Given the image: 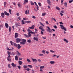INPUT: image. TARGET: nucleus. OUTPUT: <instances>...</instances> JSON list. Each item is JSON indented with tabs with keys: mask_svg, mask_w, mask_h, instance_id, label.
Wrapping results in <instances>:
<instances>
[{
	"mask_svg": "<svg viewBox=\"0 0 73 73\" xmlns=\"http://www.w3.org/2000/svg\"><path fill=\"white\" fill-rule=\"evenodd\" d=\"M24 35L25 37H27V38L31 37L32 36V35L31 34V32L28 33V35L25 34Z\"/></svg>",
	"mask_w": 73,
	"mask_h": 73,
	"instance_id": "f257e3e1",
	"label": "nucleus"
},
{
	"mask_svg": "<svg viewBox=\"0 0 73 73\" xmlns=\"http://www.w3.org/2000/svg\"><path fill=\"white\" fill-rule=\"evenodd\" d=\"M22 42H20V43L21 45H24V44H25V42H27V40L25 39H22Z\"/></svg>",
	"mask_w": 73,
	"mask_h": 73,
	"instance_id": "f03ea898",
	"label": "nucleus"
},
{
	"mask_svg": "<svg viewBox=\"0 0 73 73\" xmlns=\"http://www.w3.org/2000/svg\"><path fill=\"white\" fill-rule=\"evenodd\" d=\"M60 27H60V28L62 29H63L65 31H66V29L65 28V27H64V25H60Z\"/></svg>",
	"mask_w": 73,
	"mask_h": 73,
	"instance_id": "7ed1b4c3",
	"label": "nucleus"
},
{
	"mask_svg": "<svg viewBox=\"0 0 73 73\" xmlns=\"http://www.w3.org/2000/svg\"><path fill=\"white\" fill-rule=\"evenodd\" d=\"M22 40V39L21 38H17L16 39V42L17 43H19V42H20Z\"/></svg>",
	"mask_w": 73,
	"mask_h": 73,
	"instance_id": "20e7f679",
	"label": "nucleus"
},
{
	"mask_svg": "<svg viewBox=\"0 0 73 73\" xmlns=\"http://www.w3.org/2000/svg\"><path fill=\"white\" fill-rule=\"evenodd\" d=\"M47 28L48 29L47 30V31H48V32L49 33H51V32H52V29H50V28L49 27H47Z\"/></svg>",
	"mask_w": 73,
	"mask_h": 73,
	"instance_id": "39448f33",
	"label": "nucleus"
},
{
	"mask_svg": "<svg viewBox=\"0 0 73 73\" xmlns=\"http://www.w3.org/2000/svg\"><path fill=\"white\" fill-rule=\"evenodd\" d=\"M39 28L42 31H45V30L43 29V27L42 26H40L39 27Z\"/></svg>",
	"mask_w": 73,
	"mask_h": 73,
	"instance_id": "423d86ee",
	"label": "nucleus"
},
{
	"mask_svg": "<svg viewBox=\"0 0 73 73\" xmlns=\"http://www.w3.org/2000/svg\"><path fill=\"white\" fill-rule=\"evenodd\" d=\"M10 58H11V56L9 55L7 58V60L9 61H11V59H10Z\"/></svg>",
	"mask_w": 73,
	"mask_h": 73,
	"instance_id": "0eeeda50",
	"label": "nucleus"
},
{
	"mask_svg": "<svg viewBox=\"0 0 73 73\" xmlns=\"http://www.w3.org/2000/svg\"><path fill=\"white\" fill-rule=\"evenodd\" d=\"M25 13L26 15L29 14V10H28L27 11L26 10L25 12Z\"/></svg>",
	"mask_w": 73,
	"mask_h": 73,
	"instance_id": "6e6552de",
	"label": "nucleus"
},
{
	"mask_svg": "<svg viewBox=\"0 0 73 73\" xmlns=\"http://www.w3.org/2000/svg\"><path fill=\"white\" fill-rule=\"evenodd\" d=\"M19 36V34L17 33H15V38H16L18 37V36Z\"/></svg>",
	"mask_w": 73,
	"mask_h": 73,
	"instance_id": "1a4fd4ad",
	"label": "nucleus"
},
{
	"mask_svg": "<svg viewBox=\"0 0 73 73\" xmlns=\"http://www.w3.org/2000/svg\"><path fill=\"white\" fill-rule=\"evenodd\" d=\"M5 15L6 16H9V13H7V12L6 11H5L4 12Z\"/></svg>",
	"mask_w": 73,
	"mask_h": 73,
	"instance_id": "9d476101",
	"label": "nucleus"
},
{
	"mask_svg": "<svg viewBox=\"0 0 73 73\" xmlns=\"http://www.w3.org/2000/svg\"><path fill=\"white\" fill-rule=\"evenodd\" d=\"M1 16L2 18H4V16H5V14H4L3 13H2L1 14Z\"/></svg>",
	"mask_w": 73,
	"mask_h": 73,
	"instance_id": "9b49d317",
	"label": "nucleus"
},
{
	"mask_svg": "<svg viewBox=\"0 0 73 73\" xmlns=\"http://www.w3.org/2000/svg\"><path fill=\"white\" fill-rule=\"evenodd\" d=\"M17 47L18 49H20L21 48V46L20 45V44H18Z\"/></svg>",
	"mask_w": 73,
	"mask_h": 73,
	"instance_id": "f8f14e48",
	"label": "nucleus"
},
{
	"mask_svg": "<svg viewBox=\"0 0 73 73\" xmlns=\"http://www.w3.org/2000/svg\"><path fill=\"white\" fill-rule=\"evenodd\" d=\"M18 63L20 65H21L23 64V62L20 60H19L18 61Z\"/></svg>",
	"mask_w": 73,
	"mask_h": 73,
	"instance_id": "ddd939ff",
	"label": "nucleus"
},
{
	"mask_svg": "<svg viewBox=\"0 0 73 73\" xmlns=\"http://www.w3.org/2000/svg\"><path fill=\"white\" fill-rule=\"evenodd\" d=\"M5 26L6 28H8L9 27V25H8V23H5Z\"/></svg>",
	"mask_w": 73,
	"mask_h": 73,
	"instance_id": "4468645a",
	"label": "nucleus"
},
{
	"mask_svg": "<svg viewBox=\"0 0 73 73\" xmlns=\"http://www.w3.org/2000/svg\"><path fill=\"white\" fill-rule=\"evenodd\" d=\"M11 65L13 67H16V64H15L14 63H12L11 64Z\"/></svg>",
	"mask_w": 73,
	"mask_h": 73,
	"instance_id": "2eb2a0df",
	"label": "nucleus"
},
{
	"mask_svg": "<svg viewBox=\"0 0 73 73\" xmlns=\"http://www.w3.org/2000/svg\"><path fill=\"white\" fill-rule=\"evenodd\" d=\"M31 59L32 60H33V62H37V59H33V58H32Z\"/></svg>",
	"mask_w": 73,
	"mask_h": 73,
	"instance_id": "dca6fc26",
	"label": "nucleus"
},
{
	"mask_svg": "<svg viewBox=\"0 0 73 73\" xmlns=\"http://www.w3.org/2000/svg\"><path fill=\"white\" fill-rule=\"evenodd\" d=\"M33 39L35 41H38V38L37 37H34L33 38Z\"/></svg>",
	"mask_w": 73,
	"mask_h": 73,
	"instance_id": "f3484780",
	"label": "nucleus"
},
{
	"mask_svg": "<svg viewBox=\"0 0 73 73\" xmlns=\"http://www.w3.org/2000/svg\"><path fill=\"white\" fill-rule=\"evenodd\" d=\"M50 63L51 64H54L55 63V61H50Z\"/></svg>",
	"mask_w": 73,
	"mask_h": 73,
	"instance_id": "a211bd4d",
	"label": "nucleus"
},
{
	"mask_svg": "<svg viewBox=\"0 0 73 73\" xmlns=\"http://www.w3.org/2000/svg\"><path fill=\"white\" fill-rule=\"evenodd\" d=\"M15 60L16 61H18V60H19L18 57L17 56V55H16L15 56Z\"/></svg>",
	"mask_w": 73,
	"mask_h": 73,
	"instance_id": "6ab92c4d",
	"label": "nucleus"
},
{
	"mask_svg": "<svg viewBox=\"0 0 73 73\" xmlns=\"http://www.w3.org/2000/svg\"><path fill=\"white\" fill-rule=\"evenodd\" d=\"M7 3L6 2H5L4 3V7L5 8L6 7V5H7Z\"/></svg>",
	"mask_w": 73,
	"mask_h": 73,
	"instance_id": "aec40b11",
	"label": "nucleus"
},
{
	"mask_svg": "<svg viewBox=\"0 0 73 73\" xmlns=\"http://www.w3.org/2000/svg\"><path fill=\"white\" fill-rule=\"evenodd\" d=\"M7 49L8 50H13L14 49V48H13V47L12 48H12L9 49V48H7Z\"/></svg>",
	"mask_w": 73,
	"mask_h": 73,
	"instance_id": "412c9836",
	"label": "nucleus"
},
{
	"mask_svg": "<svg viewBox=\"0 0 73 73\" xmlns=\"http://www.w3.org/2000/svg\"><path fill=\"white\" fill-rule=\"evenodd\" d=\"M27 3H28V0H25L24 3V4H25Z\"/></svg>",
	"mask_w": 73,
	"mask_h": 73,
	"instance_id": "4be33fe9",
	"label": "nucleus"
},
{
	"mask_svg": "<svg viewBox=\"0 0 73 73\" xmlns=\"http://www.w3.org/2000/svg\"><path fill=\"white\" fill-rule=\"evenodd\" d=\"M47 3H48V4H49V5H50V0H47Z\"/></svg>",
	"mask_w": 73,
	"mask_h": 73,
	"instance_id": "5701e85b",
	"label": "nucleus"
},
{
	"mask_svg": "<svg viewBox=\"0 0 73 73\" xmlns=\"http://www.w3.org/2000/svg\"><path fill=\"white\" fill-rule=\"evenodd\" d=\"M56 8L57 10H58V11H60V8H59V7L56 6Z\"/></svg>",
	"mask_w": 73,
	"mask_h": 73,
	"instance_id": "b1692460",
	"label": "nucleus"
},
{
	"mask_svg": "<svg viewBox=\"0 0 73 73\" xmlns=\"http://www.w3.org/2000/svg\"><path fill=\"white\" fill-rule=\"evenodd\" d=\"M63 40L64 41H65V42H66L67 43H68V41L66 40V39L65 38H64Z\"/></svg>",
	"mask_w": 73,
	"mask_h": 73,
	"instance_id": "393cba45",
	"label": "nucleus"
},
{
	"mask_svg": "<svg viewBox=\"0 0 73 73\" xmlns=\"http://www.w3.org/2000/svg\"><path fill=\"white\" fill-rule=\"evenodd\" d=\"M46 14V13H42V16H45Z\"/></svg>",
	"mask_w": 73,
	"mask_h": 73,
	"instance_id": "a878e982",
	"label": "nucleus"
},
{
	"mask_svg": "<svg viewBox=\"0 0 73 73\" xmlns=\"http://www.w3.org/2000/svg\"><path fill=\"white\" fill-rule=\"evenodd\" d=\"M21 3L20 2H18V5L19 7H20V6H21V5H20Z\"/></svg>",
	"mask_w": 73,
	"mask_h": 73,
	"instance_id": "bb28decb",
	"label": "nucleus"
},
{
	"mask_svg": "<svg viewBox=\"0 0 73 73\" xmlns=\"http://www.w3.org/2000/svg\"><path fill=\"white\" fill-rule=\"evenodd\" d=\"M28 66H29L30 68H33V66L31 65H28Z\"/></svg>",
	"mask_w": 73,
	"mask_h": 73,
	"instance_id": "cd10ccee",
	"label": "nucleus"
},
{
	"mask_svg": "<svg viewBox=\"0 0 73 73\" xmlns=\"http://www.w3.org/2000/svg\"><path fill=\"white\" fill-rule=\"evenodd\" d=\"M21 22H22V25H23V24H25V22H24V21L23 20H22L21 21Z\"/></svg>",
	"mask_w": 73,
	"mask_h": 73,
	"instance_id": "c85d7f7f",
	"label": "nucleus"
},
{
	"mask_svg": "<svg viewBox=\"0 0 73 73\" xmlns=\"http://www.w3.org/2000/svg\"><path fill=\"white\" fill-rule=\"evenodd\" d=\"M27 42L31 43V40L30 39H29L27 40Z\"/></svg>",
	"mask_w": 73,
	"mask_h": 73,
	"instance_id": "c756f323",
	"label": "nucleus"
},
{
	"mask_svg": "<svg viewBox=\"0 0 73 73\" xmlns=\"http://www.w3.org/2000/svg\"><path fill=\"white\" fill-rule=\"evenodd\" d=\"M23 68H25V69H27V68H28V66H27L24 65V66H23Z\"/></svg>",
	"mask_w": 73,
	"mask_h": 73,
	"instance_id": "7c9ffc66",
	"label": "nucleus"
},
{
	"mask_svg": "<svg viewBox=\"0 0 73 73\" xmlns=\"http://www.w3.org/2000/svg\"><path fill=\"white\" fill-rule=\"evenodd\" d=\"M16 52L17 53L18 56H20L21 55V54H20V53H19V52L18 51H17Z\"/></svg>",
	"mask_w": 73,
	"mask_h": 73,
	"instance_id": "2f4dec72",
	"label": "nucleus"
},
{
	"mask_svg": "<svg viewBox=\"0 0 73 73\" xmlns=\"http://www.w3.org/2000/svg\"><path fill=\"white\" fill-rule=\"evenodd\" d=\"M3 27V25H0V30L1 29V28Z\"/></svg>",
	"mask_w": 73,
	"mask_h": 73,
	"instance_id": "473e14b6",
	"label": "nucleus"
},
{
	"mask_svg": "<svg viewBox=\"0 0 73 73\" xmlns=\"http://www.w3.org/2000/svg\"><path fill=\"white\" fill-rule=\"evenodd\" d=\"M10 43H11V45H13L14 44V43L12 42V41H11Z\"/></svg>",
	"mask_w": 73,
	"mask_h": 73,
	"instance_id": "72a5a7b5",
	"label": "nucleus"
},
{
	"mask_svg": "<svg viewBox=\"0 0 73 73\" xmlns=\"http://www.w3.org/2000/svg\"><path fill=\"white\" fill-rule=\"evenodd\" d=\"M38 55L39 56H44V54H39Z\"/></svg>",
	"mask_w": 73,
	"mask_h": 73,
	"instance_id": "f704fd0d",
	"label": "nucleus"
},
{
	"mask_svg": "<svg viewBox=\"0 0 73 73\" xmlns=\"http://www.w3.org/2000/svg\"><path fill=\"white\" fill-rule=\"evenodd\" d=\"M31 21H26L25 22V23H31Z\"/></svg>",
	"mask_w": 73,
	"mask_h": 73,
	"instance_id": "c9c22d12",
	"label": "nucleus"
},
{
	"mask_svg": "<svg viewBox=\"0 0 73 73\" xmlns=\"http://www.w3.org/2000/svg\"><path fill=\"white\" fill-rule=\"evenodd\" d=\"M44 66H41L40 67V69H44Z\"/></svg>",
	"mask_w": 73,
	"mask_h": 73,
	"instance_id": "e433bc0d",
	"label": "nucleus"
},
{
	"mask_svg": "<svg viewBox=\"0 0 73 73\" xmlns=\"http://www.w3.org/2000/svg\"><path fill=\"white\" fill-rule=\"evenodd\" d=\"M42 53L44 54H45V51L44 50H43L42 51Z\"/></svg>",
	"mask_w": 73,
	"mask_h": 73,
	"instance_id": "4c0bfd02",
	"label": "nucleus"
},
{
	"mask_svg": "<svg viewBox=\"0 0 73 73\" xmlns=\"http://www.w3.org/2000/svg\"><path fill=\"white\" fill-rule=\"evenodd\" d=\"M40 24L42 26H43V27H44V25L42 24V23L41 22H40Z\"/></svg>",
	"mask_w": 73,
	"mask_h": 73,
	"instance_id": "58836bf2",
	"label": "nucleus"
},
{
	"mask_svg": "<svg viewBox=\"0 0 73 73\" xmlns=\"http://www.w3.org/2000/svg\"><path fill=\"white\" fill-rule=\"evenodd\" d=\"M30 33H31V34H34V35H35V34H36L35 33V32H33L32 31H31Z\"/></svg>",
	"mask_w": 73,
	"mask_h": 73,
	"instance_id": "ea45409f",
	"label": "nucleus"
},
{
	"mask_svg": "<svg viewBox=\"0 0 73 73\" xmlns=\"http://www.w3.org/2000/svg\"><path fill=\"white\" fill-rule=\"evenodd\" d=\"M64 5L66 7H67V3H66V2L64 3Z\"/></svg>",
	"mask_w": 73,
	"mask_h": 73,
	"instance_id": "a19ab883",
	"label": "nucleus"
},
{
	"mask_svg": "<svg viewBox=\"0 0 73 73\" xmlns=\"http://www.w3.org/2000/svg\"><path fill=\"white\" fill-rule=\"evenodd\" d=\"M7 54L8 55H11V52H9V51H7Z\"/></svg>",
	"mask_w": 73,
	"mask_h": 73,
	"instance_id": "79ce46f5",
	"label": "nucleus"
},
{
	"mask_svg": "<svg viewBox=\"0 0 73 73\" xmlns=\"http://www.w3.org/2000/svg\"><path fill=\"white\" fill-rule=\"evenodd\" d=\"M30 3H31V5H34L35 4V3H33V2H32V1H31L30 2Z\"/></svg>",
	"mask_w": 73,
	"mask_h": 73,
	"instance_id": "37998d69",
	"label": "nucleus"
},
{
	"mask_svg": "<svg viewBox=\"0 0 73 73\" xmlns=\"http://www.w3.org/2000/svg\"><path fill=\"white\" fill-rule=\"evenodd\" d=\"M31 30H30V29H29L28 28L27 29V32H30V31H31Z\"/></svg>",
	"mask_w": 73,
	"mask_h": 73,
	"instance_id": "c03bdc74",
	"label": "nucleus"
},
{
	"mask_svg": "<svg viewBox=\"0 0 73 73\" xmlns=\"http://www.w3.org/2000/svg\"><path fill=\"white\" fill-rule=\"evenodd\" d=\"M17 67L19 70L21 69V66H18Z\"/></svg>",
	"mask_w": 73,
	"mask_h": 73,
	"instance_id": "a18cd8bd",
	"label": "nucleus"
},
{
	"mask_svg": "<svg viewBox=\"0 0 73 73\" xmlns=\"http://www.w3.org/2000/svg\"><path fill=\"white\" fill-rule=\"evenodd\" d=\"M27 62H31V60H30L27 59Z\"/></svg>",
	"mask_w": 73,
	"mask_h": 73,
	"instance_id": "49530a36",
	"label": "nucleus"
},
{
	"mask_svg": "<svg viewBox=\"0 0 73 73\" xmlns=\"http://www.w3.org/2000/svg\"><path fill=\"white\" fill-rule=\"evenodd\" d=\"M38 4L39 5L40 7H41V3L39 2L38 3Z\"/></svg>",
	"mask_w": 73,
	"mask_h": 73,
	"instance_id": "de8ad7c7",
	"label": "nucleus"
},
{
	"mask_svg": "<svg viewBox=\"0 0 73 73\" xmlns=\"http://www.w3.org/2000/svg\"><path fill=\"white\" fill-rule=\"evenodd\" d=\"M15 52H12L11 53V55H12V56H14V55H15Z\"/></svg>",
	"mask_w": 73,
	"mask_h": 73,
	"instance_id": "09e8293b",
	"label": "nucleus"
},
{
	"mask_svg": "<svg viewBox=\"0 0 73 73\" xmlns=\"http://www.w3.org/2000/svg\"><path fill=\"white\" fill-rule=\"evenodd\" d=\"M9 13H10V14H12V13H11V12H12V11L11 10L9 9Z\"/></svg>",
	"mask_w": 73,
	"mask_h": 73,
	"instance_id": "8fccbe9b",
	"label": "nucleus"
},
{
	"mask_svg": "<svg viewBox=\"0 0 73 73\" xmlns=\"http://www.w3.org/2000/svg\"><path fill=\"white\" fill-rule=\"evenodd\" d=\"M14 46H16V47H17V44L15 43H14Z\"/></svg>",
	"mask_w": 73,
	"mask_h": 73,
	"instance_id": "3c124183",
	"label": "nucleus"
},
{
	"mask_svg": "<svg viewBox=\"0 0 73 73\" xmlns=\"http://www.w3.org/2000/svg\"><path fill=\"white\" fill-rule=\"evenodd\" d=\"M11 27H10L9 28V32H11Z\"/></svg>",
	"mask_w": 73,
	"mask_h": 73,
	"instance_id": "603ef678",
	"label": "nucleus"
},
{
	"mask_svg": "<svg viewBox=\"0 0 73 73\" xmlns=\"http://www.w3.org/2000/svg\"><path fill=\"white\" fill-rule=\"evenodd\" d=\"M36 17L34 16V15L32 16V18L33 19H36Z\"/></svg>",
	"mask_w": 73,
	"mask_h": 73,
	"instance_id": "864d4df0",
	"label": "nucleus"
},
{
	"mask_svg": "<svg viewBox=\"0 0 73 73\" xmlns=\"http://www.w3.org/2000/svg\"><path fill=\"white\" fill-rule=\"evenodd\" d=\"M50 52H51V53H54L55 52L53 50H50Z\"/></svg>",
	"mask_w": 73,
	"mask_h": 73,
	"instance_id": "5fc2aeb1",
	"label": "nucleus"
},
{
	"mask_svg": "<svg viewBox=\"0 0 73 73\" xmlns=\"http://www.w3.org/2000/svg\"><path fill=\"white\" fill-rule=\"evenodd\" d=\"M19 23H15L16 25H17V26H20V25H19Z\"/></svg>",
	"mask_w": 73,
	"mask_h": 73,
	"instance_id": "6e6d98bb",
	"label": "nucleus"
},
{
	"mask_svg": "<svg viewBox=\"0 0 73 73\" xmlns=\"http://www.w3.org/2000/svg\"><path fill=\"white\" fill-rule=\"evenodd\" d=\"M26 70H27V71H29V70H30V69L28 68H27L26 69Z\"/></svg>",
	"mask_w": 73,
	"mask_h": 73,
	"instance_id": "4d7b16f0",
	"label": "nucleus"
},
{
	"mask_svg": "<svg viewBox=\"0 0 73 73\" xmlns=\"http://www.w3.org/2000/svg\"><path fill=\"white\" fill-rule=\"evenodd\" d=\"M36 9L37 10H39V7H38V6H36Z\"/></svg>",
	"mask_w": 73,
	"mask_h": 73,
	"instance_id": "13d9d810",
	"label": "nucleus"
},
{
	"mask_svg": "<svg viewBox=\"0 0 73 73\" xmlns=\"http://www.w3.org/2000/svg\"><path fill=\"white\" fill-rule=\"evenodd\" d=\"M52 20H53L55 21H56V19L54 18H52Z\"/></svg>",
	"mask_w": 73,
	"mask_h": 73,
	"instance_id": "bf43d9fd",
	"label": "nucleus"
},
{
	"mask_svg": "<svg viewBox=\"0 0 73 73\" xmlns=\"http://www.w3.org/2000/svg\"><path fill=\"white\" fill-rule=\"evenodd\" d=\"M8 67L9 68H11V66H10V64H9L8 65Z\"/></svg>",
	"mask_w": 73,
	"mask_h": 73,
	"instance_id": "052dcab7",
	"label": "nucleus"
},
{
	"mask_svg": "<svg viewBox=\"0 0 73 73\" xmlns=\"http://www.w3.org/2000/svg\"><path fill=\"white\" fill-rule=\"evenodd\" d=\"M59 23L60 24H61L62 25V24H64V23H62V22H59Z\"/></svg>",
	"mask_w": 73,
	"mask_h": 73,
	"instance_id": "680f3d73",
	"label": "nucleus"
},
{
	"mask_svg": "<svg viewBox=\"0 0 73 73\" xmlns=\"http://www.w3.org/2000/svg\"><path fill=\"white\" fill-rule=\"evenodd\" d=\"M34 3H35V5H36V6H37L38 5H37V3H36V2H35Z\"/></svg>",
	"mask_w": 73,
	"mask_h": 73,
	"instance_id": "e2e57ef3",
	"label": "nucleus"
},
{
	"mask_svg": "<svg viewBox=\"0 0 73 73\" xmlns=\"http://www.w3.org/2000/svg\"><path fill=\"white\" fill-rule=\"evenodd\" d=\"M72 2H73V1L72 0H71V1H69V3H72Z\"/></svg>",
	"mask_w": 73,
	"mask_h": 73,
	"instance_id": "0e129e2a",
	"label": "nucleus"
},
{
	"mask_svg": "<svg viewBox=\"0 0 73 73\" xmlns=\"http://www.w3.org/2000/svg\"><path fill=\"white\" fill-rule=\"evenodd\" d=\"M32 28H33V29H34V28H35V25H32L31 27Z\"/></svg>",
	"mask_w": 73,
	"mask_h": 73,
	"instance_id": "69168bd1",
	"label": "nucleus"
},
{
	"mask_svg": "<svg viewBox=\"0 0 73 73\" xmlns=\"http://www.w3.org/2000/svg\"><path fill=\"white\" fill-rule=\"evenodd\" d=\"M54 28H55V29H57V26L55 25L54 26Z\"/></svg>",
	"mask_w": 73,
	"mask_h": 73,
	"instance_id": "338daca9",
	"label": "nucleus"
},
{
	"mask_svg": "<svg viewBox=\"0 0 73 73\" xmlns=\"http://www.w3.org/2000/svg\"><path fill=\"white\" fill-rule=\"evenodd\" d=\"M17 16H19L20 15V14H19V13H17Z\"/></svg>",
	"mask_w": 73,
	"mask_h": 73,
	"instance_id": "774afa93",
	"label": "nucleus"
}]
</instances>
